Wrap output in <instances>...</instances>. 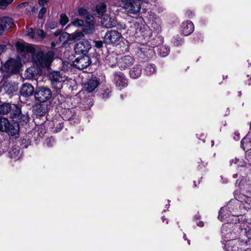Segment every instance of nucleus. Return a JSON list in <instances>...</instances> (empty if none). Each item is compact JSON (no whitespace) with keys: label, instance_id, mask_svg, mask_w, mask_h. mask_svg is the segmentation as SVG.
<instances>
[{"label":"nucleus","instance_id":"obj_1","mask_svg":"<svg viewBox=\"0 0 251 251\" xmlns=\"http://www.w3.org/2000/svg\"><path fill=\"white\" fill-rule=\"evenodd\" d=\"M221 232L224 241L239 236L251 238V223L248 221L238 223L236 222L235 224L227 223L223 225Z\"/></svg>","mask_w":251,"mask_h":251},{"label":"nucleus","instance_id":"obj_2","mask_svg":"<svg viewBox=\"0 0 251 251\" xmlns=\"http://www.w3.org/2000/svg\"><path fill=\"white\" fill-rule=\"evenodd\" d=\"M251 238L246 236H240L225 240L224 249L226 251H243Z\"/></svg>","mask_w":251,"mask_h":251},{"label":"nucleus","instance_id":"obj_3","mask_svg":"<svg viewBox=\"0 0 251 251\" xmlns=\"http://www.w3.org/2000/svg\"><path fill=\"white\" fill-rule=\"evenodd\" d=\"M21 64V62L19 59H10L7 61L3 68L5 74H3L2 72L0 71V83L10 74L18 73Z\"/></svg>","mask_w":251,"mask_h":251},{"label":"nucleus","instance_id":"obj_4","mask_svg":"<svg viewBox=\"0 0 251 251\" xmlns=\"http://www.w3.org/2000/svg\"><path fill=\"white\" fill-rule=\"evenodd\" d=\"M54 53L49 51L45 54L42 51L38 52L32 56V61L38 66L42 68L48 67L52 62Z\"/></svg>","mask_w":251,"mask_h":251},{"label":"nucleus","instance_id":"obj_5","mask_svg":"<svg viewBox=\"0 0 251 251\" xmlns=\"http://www.w3.org/2000/svg\"><path fill=\"white\" fill-rule=\"evenodd\" d=\"M240 202L237 201H232L228 202L227 205L220 209V213L223 211H228L231 213V217L235 219V222L238 221V216L239 214Z\"/></svg>","mask_w":251,"mask_h":251},{"label":"nucleus","instance_id":"obj_6","mask_svg":"<svg viewBox=\"0 0 251 251\" xmlns=\"http://www.w3.org/2000/svg\"><path fill=\"white\" fill-rule=\"evenodd\" d=\"M122 37L120 33L115 30H111L105 33L103 42L106 44L118 45Z\"/></svg>","mask_w":251,"mask_h":251},{"label":"nucleus","instance_id":"obj_7","mask_svg":"<svg viewBox=\"0 0 251 251\" xmlns=\"http://www.w3.org/2000/svg\"><path fill=\"white\" fill-rule=\"evenodd\" d=\"M112 81L117 88L122 90L128 85L127 79L124 73L115 72L112 75Z\"/></svg>","mask_w":251,"mask_h":251},{"label":"nucleus","instance_id":"obj_8","mask_svg":"<svg viewBox=\"0 0 251 251\" xmlns=\"http://www.w3.org/2000/svg\"><path fill=\"white\" fill-rule=\"evenodd\" d=\"M51 95L52 92L50 89L46 87H41L36 91L34 97L38 101L44 102L50 100Z\"/></svg>","mask_w":251,"mask_h":251},{"label":"nucleus","instance_id":"obj_9","mask_svg":"<svg viewBox=\"0 0 251 251\" xmlns=\"http://www.w3.org/2000/svg\"><path fill=\"white\" fill-rule=\"evenodd\" d=\"M49 77L51 80V85L55 89H60L62 87V84L64 82V76L58 72H53L50 74Z\"/></svg>","mask_w":251,"mask_h":251},{"label":"nucleus","instance_id":"obj_10","mask_svg":"<svg viewBox=\"0 0 251 251\" xmlns=\"http://www.w3.org/2000/svg\"><path fill=\"white\" fill-rule=\"evenodd\" d=\"M91 63L90 57L86 54L80 55L76 57L73 62L74 66L79 70L86 68Z\"/></svg>","mask_w":251,"mask_h":251},{"label":"nucleus","instance_id":"obj_11","mask_svg":"<svg viewBox=\"0 0 251 251\" xmlns=\"http://www.w3.org/2000/svg\"><path fill=\"white\" fill-rule=\"evenodd\" d=\"M134 62V58L130 55L121 56L118 59V67L122 71L125 70L133 65Z\"/></svg>","mask_w":251,"mask_h":251},{"label":"nucleus","instance_id":"obj_12","mask_svg":"<svg viewBox=\"0 0 251 251\" xmlns=\"http://www.w3.org/2000/svg\"><path fill=\"white\" fill-rule=\"evenodd\" d=\"M91 48V45L87 40L81 41L75 45L74 50L76 53L81 55H87Z\"/></svg>","mask_w":251,"mask_h":251},{"label":"nucleus","instance_id":"obj_13","mask_svg":"<svg viewBox=\"0 0 251 251\" xmlns=\"http://www.w3.org/2000/svg\"><path fill=\"white\" fill-rule=\"evenodd\" d=\"M64 119L70 121V123L77 124L79 122L78 118L76 117L75 110L74 109L65 110L63 113Z\"/></svg>","mask_w":251,"mask_h":251},{"label":"nucleus","instance_id":"obj_14","mask_svg":"<svg viewBox=\"0 0 251 251\" xmlns=\"http://www.w3.org/2000/svg\"><path fill=\"white\" fill-rule=\"evenodd\" d=\"M100 84V79L95 76H92L85 83L84 88L88 92H92Z\"/></svg>","mask_w":251,"mask_h":251},{"label":"nucleus","instance_id":"obj_15","mask_svg":"<svg viewBox=\"0 0 251 251\" xmlns=\"http://www.w3.org/2000/svg\"><path fill=\"white\" fill-rule=\"evenodd\" d=\"M34 87L29 83H24L20 88V94L24 97H28L32 95Z\"/></svg>","mask_w":251,"mask_h":251},{"label":"nucleus","instance_id":"obj_16","mask_svg":"<svg viewBox=\"0 0 251 251\" xmlns=\"http://www.w3.org/2000/svg\"><path fill=\"white\" fill-rule=\"evenodd\" d=\"M194 25L191 21H186L182 23L181 30L183 34L187 36L193 32Z\"/></svg>","mask_w":251,"mask_h":251},{"label":"nucleus","instance_id":"obj_17","mask_svg":"<svg viewBox=\"0 0 251 251\" xmlns=\"http://www.w3.org/2000/svg\"><path fill=\"white\" fill-rule=\"evenodd\" d=\"M103 26L106 28H112L116 25V20L107 15H103L101 20Z\"/></svg>","mask_w":251,"mask_h":251},{"label":"nucleus","instance_id":"obj_18","mask_svg":"<svg viewBox=\"0 0 251 251\" xmlns=\"http://www.w3.org/2000/svg\"><path fill=\"white\" fill-rule=\"evenodd\" d=\"M4 91L7 94H13L18 90V86L15 83L5 82L2 86Z\"/></svg>","mask_w":251,"mask_h":251},{"label":"nucleus","instance_id":"obj_19","mask_svg":"<svg viewBox=\"0 0 251 251\" xmlns=\"http://www.w3.org/2000/svg\"><path fill=\"white\" fill-rule=\"evenodd\" d=\"M0 24L4 30H8L12 28L14 25L13 20L9 17H3L0 18Z\"/></svg>","mask_w":251,"mask_h":251},{"label":"nucleus","instance_id":"obj_20","mask_svg":"<svg viewBox=\"0 0 251 251\" xmlns=\"http://www.w3.org/2000/svg\"><path fill=\"white\" fill-rule=\"evenodd\" d=\"M19 131V126L17 122L12 120L10 121L9 126L5 131V132L12 136L15 135L18 133Z\"/></svg>","mask_w":251,"mask_h":251},{"label":"nucleus","instance_id":"obj_21","mask_svg":"<svg viewBox=\"0 0 251 251\" xmlns=\"http://www.w3.org/2000/svg\"><path fill=\"white\" fill-rule=\"evenodd\" d=\"M142 74V67L141 65L136 64L134 65L130 70L129 73V76L133 79H136L139 77Z\"/></svg>","mask_w":251,"mask_h":251},{"label":"nucleus","instance_id":"obj_22","mask_svg":"<svg viewBox=\"0 0 251 251\" xmlns=\"http://www.w3.org/2000/svg\"><path fill=\"white\" fill-rule=\"evenodd\" d=\"M220 211L219 212L218 219L221 221H226L227 223H233L235 219L231 217V213L228 211H224L220 214Z\"/></svg>","mask_w":251,"mask_h":251},{"label":"nucleus","instance_id":"obj_23","mask_svg":"<svg viewBox=\"0 0 251 251\" xmlns=\"http://www.w3.org/2000/svg\"><path fill=\"white\" fill-rule=\"evenodd\" d=\"M9 157L15 160H18L21 156L20 149L18 146H15L8 153Z\"/></svg>","mask_w":251,"mask_h":251},{"label":"nucleus","instance_id":"obj_24","mask_svg":"<svg viewBox=\"0 0 251 251\" xmlns=\"http://www.w3.org/2000/svg\"><path fill=\"white\" fill-rule=\"evenodd\" d=\"M119 57L116 54H110L107 56V61L109 66L112 68L118 66V62Z\"/></svg>","mask_w":251,"mask_h":251},{"label":"nucleus","instance_id":"obj_25","mask_svg":"<svg viewBox=\"0 0 251 251\" xmlns=\"http://www.w3.org/2000/svg\"><path fill=\"white\" fill-rule=\"evenodd\" d=\"M128 12L132 14H136L140 11V6L138 2H132L127 6H126Z\"/></svg>","mask_w":251,"mask_h":251},{"label":"nucleus","instance_id":"obj_26","mask_svg":"<svg viewBox=\"0 0 251 251\" xmlns=\"http://www.w3.org/2000/svg\"><path fill=\"white\" fill-rule=\"evenodd\" d=\"M78 13L79 15L85 19L87 22H91L93 21V17L88 13L86 9L80 8L78 10Z\"/></svg>","mask_w":251,"mask_h":251},{"label":"nucleus","instance_id":"obj_27","mask_svg":"<svg viewBox=\"0 0 251 251\" xmlns=\"http://www.w3.org/2000/svg\"><path fill=\"white\" fill-rule=\"evenodd\" d=\"M111 88L106 86L102 87L100 93V97L101 99L106 100L109 98L111 96Z\"/></svg>","mask_w":251,"mask_h":251},{"label":"nucleus","instance_id":"obj_28","mask_svg":"<svg viewBox=\"0 0 251 251\" xmlns=\"http://www.w3.org/2000/svg\"><path fill=\"white\" fill-rule=\"evenodd\" d=\"M21 109L15 104H12L9 111L10 117L13 119L19 117L21 114Z\"/></svg>","mask_w":251,"mask_h":251},{"label":"nucleus","instance_id":"obj_29","mask_svg":"<svg viewBox=\"0 0 251 251\" xmlns=\"http://www.w3.org/2000/svg\"><path fill=\"white\" fill-rule=\"evenodd\" d=\"M17 46L18 49L21 50L23 51L33 53L34 51V49L32 47L26 45L23 43H18Z\"/></svg>","mask_w":251,"mask_h":251},{"label":"nucleus","instance_id":"obj_30","mask_svg":"<svg viewBox=\"0 0 251 251\" xmlns=\"http://www.w3.org/2000/svg\"><path fill=\"white\" fill-rule=\"evenodd\" d=\"M10 122L5 118H0V131L5 132L9 126Z\"/></svg>","mask_w":251,"mask_h":251},{"label":"nucleus","instance_id":"obj_31","mask_svg":"<svg viewBox=\"0 0 251 251\" xmlns=\"http://www.w3.org/2000/svg\"><path fill=\"white\" fill-rule=\"evenodd\" d=\"M11 104L3 103L0 105V114L5 115L9 113L10 108H11Z\"/></svg>","mask_w":251,"mask_h":251},{"label":"nucleus","instance_id":"obj_32","mask_svg":"<svg viewBox=\"0 0 251 251\" xmlns=\"http://www.w3.org/2000/svg\"><path fill=\"white\" fill-rule=\"evenodd\" d=\"M156 71V68L154 64H147L144 69V73L147 75L153 74Z\"/></svg>","mask_w":251,"mask_h":251},{"label":"nucleus","instance_id":"obj_33","mask_svg":"<svg viewBox=\"0 0 251 251\" xmlns=\"http://www.w3.org/2000/svg\"><path fill=\"white\" fill-rule=\"evenodd\" d=\"M158 54L163 57L167 56L170 51V48L166 46H161L158 49Z\"/></svg>","mask_w":251,"mask_h":251},{"label":"nucleus","instance_id":"obj_34","mask_svg":"<svg viewBox=\"0 0 251 251\" xmlns=\"http://www.w3.org/2000/svg\"><path fill=\"white\" fill-rule=\"evenodd\" d=\"M96 11L99 15L103 16L106 10V4L103 2L100 3L96 6Z\"/></svg>","mask_w":251,"mask_h":251},{"label":"nucleus","instance_id":"obj_35","mask_svg":"<svg viewBox=\"0 0 251 251\" xmlns=\"http://www.w3.org/2000/svg\"><path fill=\"white\" fill-rule=\"evenodd\" d=\"M171 42L175 46H177L181 45L183 43V40L179 35H176L174 36Z\"/></svg>","mask_w":251,"mask_h":251},{"label":"nucleus","instance_id":"obj_36","mask_svg":"<svg viewBox=\"0 0 251 251\" xmlns=\"http://www.w3.org/2000/svg\"><path fill=\"white\" fill-rule=\"evenodd\" d=\"M84 25V22L82 20L80 19H75L73 21H72L70 24L66 26V28H68L69 26H71V25H73L76 27H80Z\"/></svg>","mask_w":251,"mask_h":251},{"label":"nucleus","instance_id":"obj_37","mask_svg":"<svg viewBox=\"0 0 251 251\" xmlns=\"http://www.w3.org/2000/svg\"><path fill=\"white\" fill-rule=\"evenodd\" d=\"M14 0H0V9H4L9 4H11Z\"/></svg>","mask_w":251,"mask_h":251},{"label":"nucleus","instance_id":"obj_38","mask_svg":"<svg viewBox=\"0 0 251 251\" xmlns=\"http://www.w3.org/2000/svg\"><path fill=\"white\" fill-rule=\"evenodd\" d=\"M69 22V18L65 14H61L60 16V24L64 26Z\"/></svg>","mask_w":251,"mask_h":251},{"label":"nucleus","instance_id":"obj_39","mask_svg":"<svg viewBox=\"0 0 251 251\" xmlns=\"http://www.w3.org/2000/svg\"><path fill=\"white\" fill-rule=\"evenodd\" d=\"M71 36L72 40H78L83 37V33L81 31H78L73 33Z\"/></svg>","mask_w":251,"mask_h":251},{"label":"nucleus","instance_id":"obj_40","mask_svg":"<svg viewBox=\"0 0 251 251\" xmlns=\"http://www.w3.org/2000/svg\"><path fill=\"white\" fill-rule=\"evenodd\" d=\"M95 30V27L93 25H89L88 26H85L83 31L86 34L93 33Z\"/></svg>","mask_w":251,"mask_h":251},{"label":"nucleus","instance_id":"obj_41","mask_svg":"<svg viewBox=\"0 0 251 251\" xmlns=\"http://www.w3.org/2000/svg\"><path fill=\"white\" fill-rule=\"evenodd\" d=\"M37 37H40L41 39H43L45 37V33L43 30L36 29L35 31V37L34 39H36Z\"/></svg>","mask_w":251,"mask_h":251},{"label":"nucleus","instance_id":"obj_42","mask_svg":"<svg viewBox=\"0 0 251 251\" xmlns=\"http://www.w3.org/2000/svg\"><path fill=\"white\" fill-rule=\"evenodd\" d=\"M35 31L32 28L27 29L26 30L27 35L31 38L34 39Z\"/></svg>","mask_w":251,"mask_h":251},{"label":"nucleus","instance_id":"obj_43","mask_svg":"<svg viewBox=\"0 0 251 251\" xmlns=\"http://www.w3.org/2000/svg\"><path fill=\"white\" fill-rule=\"evenodd\" d=\"M250 142V139H248L247 136L244 138L241 141V147L245 150L246 145L247 143H249Z\"/></svg>","mask_w":251,"mask_h":251},{"label":"nucleus","instance_id":"obj_44","mask_svg":"<svg viewBox=\"0 0 251 251\" xmlns=\"http://www.w3.org/2000/svg\"><path fill=\"white\" fill-rule=\"evenodd\" d=\"M47 12V9L45 7H43L40 10L38 14L39 18L42 19L44 14Z\"/></svg>","mask_w":251,"mask_h":251},{"label":"nucleus","instance_id":"obj_45","mask_svg":"<svg viewBox=\"0 0 251 251\" xmlns=\"http://www.w3.org/2000/svg\"><path fill=\"white\" fill-rule=\"evenodd\" d=\"M114 27H116L118 29H124L126 27L125 24L118 23L116 21V25L114 26Z\"/></svg>","mask_w":251,"mask_h":251},{"label":"nucleus","instance_id":"obj_46","mask_svg":"<svg viewBox=\"0 0 251 251\" xmlns=\"http://www.w3.org/2000/svg\"><path fill=\"white\" fill-rule=\"evenodd\" d=\"M95 46L98 49H100L103 46V42L101 41H94Z\"/></svg>","mask_w":251,"mask_h":251},{"label":"nucleus","instance_id":"obj_47","mask_svg":"<svg viewBox=\"0 0 251 251\" xmlns=\"http://www.w3.org/2000/svg\"><path fill=\"white\" fill-rule=\"evenodd\" d=\"M22 144H21V146H22V148H26L30 144L29 141L26 140L25 139L22 140Z\"/></svg>","mask_w":251,"mask_h":251},{"label":"nucleus","instance_id":"obj_48","mask_svg":"<svg viewBox=\"0 0 251 251\" xmlns=\"http://www.w3.org/2000/svg\"><path fill=\"white\" fill-rule=\"evenodd\" d=\"M57 25V23L56 22H50L49 24V27L50 29H54L55 28Z\"/></svg>","mask_w":251,"mask_h":251},{"label":"nucleus","instance_id":"obj_49","mask_svg":"<svg viewBox=\"0 0 251 251\" xmlns=\"http://www.w3.org/2000/svg\"><path fill=\"white\" fill-rule=\"evenodd\" d=\"M122 2L125 3L124 6H127L130 3L132 2V0H121Z\"/></svg>","mask_w":251,"mask_h":251},{"label":"nucleus","instance_id":"obj_50","mask_svg":"<svg viewBox=\"0 0 251 251\" xmlns=\"http://www.w3.org/2000/svg\"><path fill=\"white\" fill-rule=\"evenodd\" d=\"M49 0H39L38 2L40 6H44L45 4H46L48 2Z\"/></svg>","mask_w":251,"mask_h":251},{"label":"nucleus","instance_id":"obj_51","mask_svg":"<svg viewBox=\"0 0 251 251\" xmlns=\"http://www.w3.org/2000/svg\"><path fill=\"white\" fill-rule=\"evenodd\" d=\"M88 104L87 106L84 107L85 109H89L93 104V102L91 100H87Z\"/></svg>","mask_w":251,"mask_h":251},{"label":"nucleus","instance_id":"obj_52","mask_svg":"<svg viewBox=\"0 0 251 251\" xmlns=\"http://www.w3.org/2000/svg\"><path fill=\"white\" fill-rule=\"evenodd\" d=\"M186 14L189 18H192L194 15L193 12L190 10H188Z\"/></svg>","mask_w":251,"mask_h":251},{"label":"nucleus","instance_id":"obj_53","mask_svg":"<svg viewBox=\"0 0 251 251\" xmlns=\"http://www.w3.org/2000/svg\"><path fill=\"white\" fill-rule=\"evenodd\" d=\"M5 46L1 45H0V54L5 50Z\"/></svg>","mask_w":251,"mask_h":251},{"label":"nucleus","instance_id":"obj_54","mask_svg":"<svg viewBox=\"0 0 251 251\" xmlns=\"http://www.w3.org/2000/svg\"><path fill=\"white\" fill-rule=\"evenodd\" d=\"M233 138L235 140L238 141L239 139V133L235 132Z\"/></svg>","mask_w":251,"mask_h":251},{"label":"nucleus","instance_id":"obj_55","mask_svg":"<svg viewBox=\"0 0 251 251\" xmlns=\"http://www.w3.org/2000/svg\"><path fill=\"white\" fill-rule=\"evenodd\" d=\"M29 3L28 2H23L20 4L19 5V6L20 7H21L22 6H24V7H26V6H27L28 5Z\"/></svg>","mask_w":251,"mask_h":251},{"label":"nucleus","instance_id":"obj_56","mask_svg":"<svg viewBox=\"0 0 251 251\" xmlns=\"http://www.w3.org/2000/svg\"><path fill=\"white\" fill-rule=\"evenodd\" d=\"M53 141V139H49L47 142V146L49 147H50L52 146V145L51 144V142Z\"/></svg>","mask_w":251,"mask_h":251},{"label":"nucleus","instance_id":"obj_57","mask_svg":"<svg viewBox=\"0 0 251 251\" xmlns=\"http://www.w3.org/2000/svg\"><path fill=\"white\" fill-rule=\"evenodd\" d=\"M238 161V159L237 158H234L230 160V163L231 165L232 163L236 164Z\"/></svg>","mask_w":251,"mask_h":251},{"label":"nucleus","instance_id":"obj_58","mask_svg":"<svg viewBox=\"0 0 251 251\" xmlns=\"http://www.w3.org/2000/svg\"><path fill=\"white\" fill-rule=\"evenodd\" d=\"M198 226L202 227L204 226V223L202 221H199L197 223Z\"/></svg>","mask_w":251,"mask_h":251},{"label":"nucleus","instance_id":"obj_59","mask_svg":"<svg viewBox=\"0 0 251 251\" xmlns=\"http://www.w3.org/2000/svg\"><path fill=\"white\" fill-rule=\"evenodd\" d=\"M4 31V30L3 28V27L1 26V25L0 24V35L3 33Z\"/></svg>","mask_w":251,"mask_h":251},{"label":"nucleus","instance_id":"obj_60","mask_svg":"<svg viewBox=\"0 0 251 251\" xmlns=\"http://www.w3.org/2000/svg\"><path fill=\"white\" fill-rule=\"evenodd\" d=\"M60 32L59 31H56L54 33V35L55 36H57L60 34Z\"/></svg>","mask_w":251,"mask_h":251},{"label":"nucleus","instance_id":"obj_61","mask_svg":"<svg viewBox=\"0 0 251 251\" xmlns=\"http://www.w3.org/2000/svg\"><path fill=\"white\" fill-rule=\"evenodd\" d=\"M67 34H68V33H67L66 32L63 33L61 34V35L60 36L59 38H61L62 36L64 37V35H67Z\"/></svg>","mask_w":251,"mask_h":251},{"label":"nucleus","instance_id":"obj_62","mask_svg":"<svg viewBox=\"0 0 251 251\" xmlns=\"http://www.w3.org/2000/svg\"><path fill=\"white\" fill-rule=\"evenodd\" d=\"M156 30H157V32H160L161 30V27L159 26H158Z\"/></svg>","mask_w":251,"mask_h":251},{"label":"nucleus","instance_id":"obj_63","mask_svg":"<svg viewBox=\"0 0 251 251\" xmlns=\"http://www.w3.org/2000/svg\"><path fill=\"white\" fill-rule=\"evenodd\" d=\"M183 238L184 240H187V238H186V235L185 234H184V235H183Z\"/></svg>","mask_w":251,"mask_h":251},{"label":"nucleus","instance_id":"obj_64","mask_svg":"<svg viewBox=\"0 0 251 251\" xmlns=\"http://www.w3.org/2000/svg\"><path fill=\"white\" fill-rule=\"evenodd\" d=\"M55 45L54 43H53V42L51 43V47H55Z\"/></svg>","mask_w":251,"mask_h":251}]
</instances>
